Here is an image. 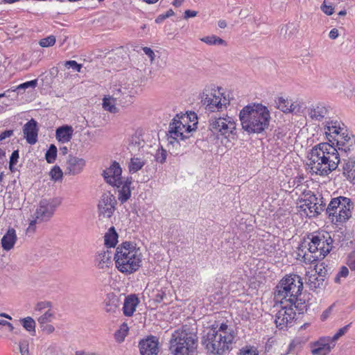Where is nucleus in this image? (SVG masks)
Wrapping results in <instances>:
<instances>
[{
  "mask_svg": "<svg viewBox=\"0 0 355 355\" xmlns=\"http://www.w3.org/2000/svg\"><path fill=\"white\" fill-rule=\"evenodd\" d=\"M20 353L21 355H30L28 349V345L21 343L19 345Z\"/></svg>",
  "mask_w": 355,
  "mask_h": 355,
  "instance_id": "58",
  "label": "nucleus"
},
{
  "mask_svg": "<svg viewBox=\"0 0 355 355\" xmlns=\"http://www.w3.org/2000/svg\"><path fill=\"white\" fill-rule=\"evenodd\" d=\"M65 67L68 69H72L75 71L80 72L82 65L78 64L75 60H69L65 62Z\"/></svg>",
  "mask_w": 355,
  "mask_h": 355,
  "instance_id": "49",
  "label": "nucleus"
},
{
  "mask_svg": "<svg viewBox=\"0 0 355 355\" xmlns=\"http://www.w3.org/2000/svg\"><path fill=\"white\" fill-rule=\"evenodd\" d=\"M51 308V304L47 301L37 302L34 308V314L36 313H43L48 309Z\"/></svg>",
  "mask_w": 355,
  "mask_h": 355,
  "instance_id": "39",
  "label": "nucleus"
},
{
  "mask_svg": "<svg viewBox=\"0 0 355 355\" xmlns=\"http://www.w3.org/2000/svg\"><path fill=\"white\" fill-rule=\"evenodd\" d=\"M143 49V51L144 52V53L148 55L150 60V62H153L155 60V53L153 52V51L149 48V47H143L142 48Z\"/></svg>",
  "mask_w": 355,
  "mask_h": 355,
  "instance_id": "55",
  "label": "nucleus"
},
{
  "mask_svg": "<svg viewBox=\"0 0 355 355\" xmlns=\"http://www.w3.org/2000/svg\"><path fill=\"white\" fill-rule=\"evenodd\" d=\"M347 265L352 270H355V252H352L347 259Z\"/></svg>",
  "mask_w": 355,
  "mask_h": 355,
  "instance_id": "54",
  "label": "nucleus"
},
{
  "mask_svg": "<svg viewBox=\"0 0 355 355\" xmlns=\"http://www.w3.org/2000/svg\"><path fill=\"white\" fill-rule=\"evenodd\" d=\"M23 132L29 144H35L37 141V123L34 119L28 121L23 128Z\"/></svg>",
  "mask_w": 355,
  "mask_h": 355,
  "instance_id": "19",
  "label": "nucleus"
},
{
  "mask_svg": "<svg viewBox=\"0 0 355 355\" xmlns=\"http://www.w3.org/2000/svg\"><path fill=\"white\" fill-rule=\"evenodd\" d=\"M198 347V336L187 327L176 329L169 341L172 355H195Z\"/></svg>",
  "mask_w": 355,
  "mask_h": 355,
  "instance_id": "5",
  "label": "nucleus"
},
{
  "mask_svg": "<svg viewBox=\"0 0 355 355\" xmlns=\"http://www.w3.org/2000/svg\"><path fill=\"white\" fill-rule=\"evenodd\" d=\"M344 161L343 170L344 173L350 174L353 170L355 169V160L352 157H349L348 159L343 158Z\"/></svg>",
  "mask_w": 355,
  "mask_h": 355,
  "instance_id": "38",
  "label": "nucleus"
},
{
  "mask_svg": "<svg viewBox=\"0 0 355 355\" xmlns=\"http://www.w3.org/2000/svg\"><path fill=\"white\" fill-rule=\"evenodd\" d=\"M196 15H197V12L196 11L191 10H187L184 12V18L187 19V18H189V17H196Z\"/></svg>",
  "mask_w": 355,
  "mask_h": 355,
  "instance_id": "62",
  "label": "nucleus"
},
{
  "mask_svg": "<svg viewBox=\"0 0 355 355\" xmlns=\"http://www.w3.org/2000/svg\"><path fill=\"white\" fill-rule=\"evenodd\" d=\"M49 175L52 180L58 181L62 178L63 173L59 166H55L51 170Z\"/></svg>",
  "mask_w": 355,
  "mask_h": 355,
  "instance_id": "41",
  "label": "nucleus"
},
{
  "mask_svg": "<svg viewBox=\"0 0 355 355\" xmlns=\"http://www.w3.org/2000/svg\"><path fill=\"white\" fill-rule=\"evenodd\" d=\"M142 257L139 248L130 241L119 245L114 254L116 268L125 275H130L139 269Z\"/></svg>",
  "mask_w": 355,
  "mask_h": 355,
  "instance_id": "3",
  "label": "nucleus"
},
{
  "mask_svg": "<svg viewBox=\"0 0 355 355\" xmlns=\"http://www.w3.org/2000/svg\"><path fill=\"white\" fill-rule=\"evenodd\" d=\"M116 201L110 192L104 193L98 205V215L102 218H110L114 214Z\"/></svg>",
  "mask_w": 355,
  "mask_h": 355,
  "instance_id": "14",
  "label": "nucleus"
},
{
  "mask_svg": "<svg viewBox=\"0 0 355 355\" xmlns=\"http://www.w3.org/2000/svg\"><path fill=\"white\" fill-rule=\"evenodd\" d=\"M165 296H166L165 291L163 290V288H161L160 290H157L156 293L154 297V300L156 302L159 303L164 300Z\"/></svg>",
  "mask_w": 355,
  "mask_h": 355,
  "instance_id": "51",
  "label": "nucleus"
},
{
  "mask_svg": "<svg viewBox=\"0 0 355 355\" xmlns=\"http://www.w3.org/2000/svg\"><path fill=\"white\" fill-rule=\"evenodd\" d=\"M332 239L328 233L312 236L307 243L304 242L302 247L306 248L303 255L305 263H312L323 259L332 248Z\"/></svg>",
  "mask_w": 355,
  "mask_h": 355,
  "instance_id": "7",
  "label": "nucleus"
},
{
  "mask_svg": "<svg viewBox=\"0 0 355 355\" xmlns=\"http://www.w3.org/2000/svg\"><path fill=\"white\" fill-rule=\"evenodd\" d=\"M19 321H20L21 325L23 326V327L27 331H28L31 335H35L36 323L33 318L28 316V317L20 319Z\"/></svg>",
  "mask_w": 355,
  "mask_h": 355,
  "instance_id": "34",
  "label": "nucleus"
},
{
  "mask_svg": "<svg viewBox=\"0 0 355 355\" xmlns=\"http://www.w3.org/2000/svg\"><path fill=\"white\" fill-rule=\"evenodd\" d=\"M103 176L107 184L117 188L121 187V180L124 179L122 177V168L116 161L103 171Z\"/></svg>",
  "mask_w": 355,
  "mask_h": 355,
  "instance_id": "15",
  "label": "nucleus"
},
{
  "mask_svg": "<svg viewBox=\"0 0 355 355\" xmlns=\"http://www.w3.org/2000/svg\"><path fill=\"white\" fill-rule=\"evenodd\" d=\"M349 274V270L347 267L343 266L340 271L338 272V275H336L335 278V281L336 282H338L340 277H346Z\"/></svg>",
  "mask_w": 355,
  "mask_h": 355,
  "instance_id": "52",
  "label": "nucleus"
},
{
  "mask_svg": "<svg viewBox=\"0 0 355 355\" xmlns=\"http://www.w3.org/2000/svg\"><path fill=\"white\" fill-rule=\"evenodd\" d=\"M55 319V312L51 308L48 309L38 318L37 322L40 324L49 323Z\"/></svg>",
  "mask_w": 355,
  "mask_h": 355,
  "instance_id": "35",
  "label": "nucleus"
},
{
  "mask_svg": "<svg viewBox=\"0 0 355 355\" xmlns=\"http://www.w3.org/2000/svg\"><path fill=\"white\" fill-rule=\"evenodd\" d=\"M194 130L189 124L188 116L176 115L170 123L168 131V148L171 154L178 155L181 153L180 141L190 137Z\"/></svg>",
  "mask_w": 355,
  "mask_h": 355,
  "instance_id": "6",
  "label": "nucleus"
},
{
  "mask_svg": "<svg viewBox=\"0 0 355 355\" xmlns=\"http://www.w3.org/2000/svg\"><path fill=\"white\" fill-rule=\"evenodd\" d=\"M76 355H97L94 353L85 352L83 351H78L76 352Z\"/></svg>",
  "mask_w": 355,
  "mask_h": 355,
  "instance_id": "64",
  "label": "nucleus"
},
{
  "mask_svg": "<svg viewBox=\"0 0 355 355\" xmlns=\"http://www.w3.org/2000/svg\"><path fill=\"white\" fill-rule=\"evenodd\" d=\"M121 89H118L116 92L112 95L105 96L103 99V107L105 110L116 114L119 112L117 107L118 102L120 98Z\"/></svg>",
  "mask_w": 355,
  "mask_h": 355,
  "instance_id": "20",
  "label": "nucleus"
},
{
  "mask_svg": "<svg viewBox=\"0 0 355 355\" xmlns=\"http://www.w3.org/2000/svg\"><path fill=\"white\" fill-rule=\"evenodd\" d=\"M303 288V282L297 275H290L284 277L276 286L275 290V300L283 304H291L295 309L302 311L300 307L304 303L298 302V296L301 295Z\"/></svg>",
  "mask_w": 355,
  "mask_h": 355,
  "instance_id": "4",
  "label": "nucleus"
},
{
  "mask_svg": "<svg viewBox=\"0 0 355 355\" xmlns=\"http://www.w3.org/2000/svg\"><path fill=\"white\" fill-rule=\"evenodd\" d=\"M130 143L132 145H137L139 146L141 144L139 137L137 135H132L130 139Z\"/></svg>",
  "mask_w": 355,
  "mask_h": 355,
  "instance_id": "57",
  "label": "nucleus"
},
{
  "mask_svg": "<svg viewBox=\"0 0 355 355\" xmlns=\"http://www.w3.org/2000/svg\"><path fill=\"white\" fill-rule=\"evenodd\" d=\"M43 355H56L57 349L56 347L54 345L49 346L44 352L42 353Z\"/></svg>",
  "mask_w": 355,
  "mask_h": 355,
  "instance_id": "56",
  "label": "nucleus"
},
{
  "mask_svg": "<svg viewBox=\"0 0 355 355\" xmlns=\"http://www.w3.org/2000/svg\"><path fill=\"white\" fill-rule=\"evenodd\" d=\"M326 201L315 194H306L302 198L297 207L301 214L312 218L318 216L325 209Z\"/></svg>",
  "mask_w": 355,
  "mask_h": 355,
  "instance_id": "12",
  "label": "nucleus"
},
{
  "mask_svg": "<svg viewBox=\"0 0 355 355\" xmlns=\"http://www.w3.org/2000/svg\"><path fill=\"white\" fill-rule=\"evenodd\" d=\"M329 114L328 109L323 105H318L309 108V116L313 120L321 121Z\"/></svg>",
  "mask_w": 355,
  "mask_h": 355,
  "instance_id": "31",
  "label": "nucleus"
},
{
  "mask_svg": "<svg viewBox=\"0 0 355 355\" xmlns=\"http://www.w3.org/2000/svg\"><path fill=\"white\" fill-rule=\"evenodd\" d=\"M349 327V324H347L338 329V331L335 334V335L333 337H330V341L334 342L337 340L340 337L343 336L347 331Z\"/></svg>",
  "mask_w": 355,
  "mask_h": 355,
  "instance_id": "48",
  "label": "nucleus"
},
{
  "mask_svg": "<svg viewBox=\"0 0 355 355\" xmlns=\"http://www.w3.org/2000/svg\"><path fill=\"white\" fill-rule=\"evenodd\" d=\"M167 157V152L165 149L163 148H161L160 149H158L157 150V153L155 154V159L157 162L159 163H164L165 162Z\"/></svg>",
  "mask_w": 355,
  "mask_h": 355,
  "instance_id": "46",
  "label": "nucleus"
},
{
  "mask_svg": "<svg viewBox=\"0 0 355 355\" xmlns=\"http://www.w3.org/2000/svg\"><path fill=\"white\" fill-rule=\"evenodd\" d=\"M119 305V299L113 293H108L104 300V309L107 313H113L117 310Z\"/></svg>",
  "mask_w": 355,
  "mask_h": 355,
  "instance_id": "30",
  "label": "nucleus"
},
{
  "mask_svg": "<svg viewBox=\"0 0 355 355\" xmlns=\"http://www.w3.org/2000/svg\"><path fill=\"white\" fill-rule=\"evenodd\" d=\"M85 166V159L74 156H69L67 162V171L70 175H77L83 171Z\"/></svg>",
  "mask_w": 355,
  "mask_h": 355,
  "instance_id": "24",
  "label": "nucleus"
},
{
  "mask_svg": "<svg viewBox=\"0 0 355 355\" xmlns=\"http://www.w3.org/2000/svg\"><path fill=\"white\" fill-rule=\"evenodd\" d=\"M139 303V300L135 294L129 295L125 297L122 308L123 314L128 317L132 316L136 311Z\"/></svg>",
  "mask_w": 355,
  "mask_h": 355,
  "instance_id": "25",
  "label": "nucleus"
},
{
  "mask_svg": "<svg viewBox=\"0 0 355 355\" xmlns=\"http://www.w3.org/2000/svg\"><path fill=\"white\" fill-rule=\"evenodd\" d=\"M353 206V202L350 198L338 196L332 198L325 209L332 222L343 223L351 217Z\"/></svg>",
  "mask_w": 355,
  "mask_h": 355,
  "instance_id": "10",
  "label": "nucleus"
},
{
  "mask_svg": "<svg viewBox=\"0 0 355 355\" xmlns=\"http://www.w3.org/2000/svg\"><path fill=\"white\" fill-rule=\"evenodd\" d=\"M277 108L284 113H297L300 112V106L297 102H293L291 100L279 97L276 101Z\"/></svg>",
  "mask_w": 355,
  "mask_h": 355,
  "instance_id": "21",
  "label": "nucleus"
},
{
  "mask_svg": "<svg viewBox=\"0 0 355 355\" xmlns=\"http://www.w3.org/2000/svg\"><path fill=\"white\" fill-rule=\"evenodd\" d=\"M243 129L248 133H260L268 127L270 114L268 107L260 103L245 106L239 113Z\"/></svg>",
  "mask_w": 355,
  "mask_h": 355,
  "instance_id": "2",
  "label": "nucleus"
},
{
  "mask_svg": "<svg viewBox=\"0 0 355 355\" xmlns=\"http://www.w3.org/2000/svg\"><path fill=\"white\" fill-rule=\"evenodd\" d=\"M332 309H333V305L329 306L324 311H323V313L321 315V319L322 320H326L329 317V314L331 313V312L332 311Z\"/></svg>",
  "mask_w": 355,
  "mask_h": 355,
  "instance_id": "60",
  "label": "nucleus"
},
{
  "mask_svg": "<svg viewBox=\"0 0 355 355\" xmlns=\"http://www.w3.org/2000/svg\"><path fill=\"white\" fill-rule=\"evenodd\" d=\"M19 157V150H14L11 154L9 162V168L11 172H15L16 171L15 165L18 162Z\"/></svg>",
  "mask_w": 355,
  "mask_h": 355,
  "instance_id": "40",
  "label": "nucleus"
},
{
  "mask_svg": "<svg viewBox=\"0 0 355 355\" xmlns=\"http://www.w3.org/2000/svg\"><path fill=\"white\" fill-rule=\"evenodd\" d=\"M58 204L54 200L42 199L36 209L35 212L31 215L29 219L28 232H34L35 225L47 221L53 216Z\"/></svg>",
  "mask_w": 355,
  "mask_h": 355,
  "instance_id": "11",
  "label": "nucleus"
},
{
  "mask_svg": "<svg viewBox=\"0 0 355 355\" xmlns=\"http://www.w3.org/2000/svg\"><path fill=\"white\" fill-rule=\"evenodd\" d=\"M112 253L109 250H101L97 252L94 262L96 266L99 269L109 268L112 264Z\"/></svg>",
  "mask_w": 355,
  "mask_h": 355,
  "instance_id": "22",
  "label": "nucleus"
},
{
  "mask_svg": "<svg viewBox=\"0 0 355 355\" xmlns=\"http://www.w3.org/2000/svg\"><path fill=\"white\" fill-rule=\"evenodd\" d=\"M208 122L209 130L218 138L230 139L236 135V120L227 114H214Z\"/></svg>",
  "mask_w": 355,
  "mask_h": 355,
  "instance_id": "9",
  "label": "nucleus"
},
{
  "mask_svg": "<svg viewBox=\"0 0 355 355\" xmlns=\"http://www.w3.org/2000/svg\"><path fill=\"white\" fill-rule=\"evenodd\" d=\"M42 331L45 334H50L54 332L55 327L49 323L40 324Z\"/></svg>",
  "mask_w": 355,
  "mask_h": 355,
  "instance_id": "50",
  "label": "nucleus"
},
{
  "mask_svg": "<svg viewBox=\"0 0 355 355\" xmlns=\"http://www.w3.org/2000/svg\"><path fill=\"white\" fill-rule=\"evenodd\" d=\"M305 281L309 288L313 291L324 286V277L318 272L317 268L306 272Z\"/></svg>",
  "mask_w": 355,
  "mask_h": 355,
  "instance_id": "16",
  "label": "nucleus"
},
{
  "mask_svg": "<svg viewBox=\"0 0 355 355\" xmlns=\"http://www.w3.org/2000/svg\"><path fill=\"white\" fill-rule=\"evenodd\" d=\"M337 150L340 152L341 156H348L355 150V140L353 136L348 135L346 138H340L336 142Z\"/></svg>",
  "mask_w": 355,
  "mask_h": 355,
  "instance_id": "18",
  "label": "nucleus"
},
{
  "mask_svg": "<svg viewBox=\"0 0 355 355\" xmlns=\"http://www.w3.org/2000/svg\"><path fill=\"white\" fill-rule=\"evenodd\" d=\"M17 237L16 231L13 228H9L1 239V246L4 250L9 251L13 248Z\"/></svg>",
  "mask_w": 355,
  "mask_h": 355,
  "instance_id": "29",
  "label": "nucleus"
},
{
  "mask_svg": "<svg viewBox=\"0 0 355 355\" xmlns=\"http://www.w3.org/2000/svg\"><path fill=\"white\" fill-rule=\"evenodd\" d=\"M118 234L115 228L114 227H110L104 236L105 246L107 248H114L118 242Z\"/></svg>",
  "mask_w": 355,
  "mask_h": 355,
  "instance_id": "32",
  "label": "nucleus"
},
{
  "mask_svg": "<svg viewBox=\"0 0 355 355\" xmlns=\"http://www.w3.org/2000/svg\"><path fill=\"white\" fill-rule=\"evenodd\" d=\"M132 184V178H126L121 180V187L119 189V200L123 203L126 202L131 196L130 185Z\"/></svg>",
  "mask_w": 355,
  "mask_h": 355,
  "instance_id": "27",
  "label": "nucleus"
},
{
  "mask_svg": "<svg viewBox=\"0 0 355 355\" xmlns=\"http://www.w3.org/2000/svg\"><path fill=\"white\" fill-rule=\"evenodd\" d=\"M294 305L291 304H284L281 309L277 311L275 315V324L279 329H285L293 325L295 317V311L293 309Z\"/></svg>",
  "mask_w": 355,
  "mask_h": 355,
  "instance_id": "13",
  "label": "nucleus"
},
{
  "mask_svg": "<svg viewBox=\"0 0 355 355\" xmlns=\"http://www.w3.org/2000/svg\"><path fill=\"white\" fill-rule=\"evenodd\" d=\"M200 40L208 45L227 46L224 40L214 35L202 37Z\"/></svg>",
  "mask_w": 355,
  "mask_h": 355,
  "instance_id": "36",
  "label": "nucleus"
},
{
  "mask_svg": "<svg viewBox=\"0 0 355 355\" xmlns=\"http://www.w3.org/2000/svg\"><path fill=\"white\" fill-rule=\"evenodd\" d=\"M238 355H259V353L256 347L245 346L240 349Z\"/></svg>",
  "mask_w": 355,
  "mask_h": 355,
  "instance_id": "42",
  "label": "nucleus"
},
{
  "mask_svg": "<svg viewBox=\"0 0 355 355\" xmlns=\"http://www.w3.org/2000/svg\"><path fill=\"white\" fill-rule=\"evenodd\" d=\"M200 98L206 111L214 114L226 110L230 103L223 89L215 85L206 86L200 94Z\"/></svg>",
  "mask_w": 355,
  "mask_h": 355,
  "instance_id": "8",
  "label": "nucleus"
},
{
  "mask_svg": "<svg viewBox=\"0 0 355 355\" xmlns=\"http://www.w3.org/2000/svg\"><path fill=\"white\" fill-rule=\"evenodd\" d=\"M55 43V37L53 35L48 36L45 38L42 39L39 44L42 47H49L54 45Z\"/></svg>",
  "mask_w": 355,
  "mask_h": 355,
  "instance_id": "45",
  "label": "nucleus"
},
{
  "mask_svg": "<svg viewBox=\"0 0 355 355\" xmlns=\"http://www.w3.org/2000/svg\"><path fill=\"white\" fill-rule=\"evenodd\" d=\"M144 164L145 162L143 159L137 157H133L130 159L128 163V170L130 173H135L141 169Z\"/></svg>",
  "mask_w": 355,
  "mask_h": 355,
  "instance_id": "33",
  "label": "nucleus"
},
{
  "mask_svg": "<svg viewBox=\"0 0 355 355\" xmlns=\"http://www.w3.org/2000/svg\"><path fill=\"white\" fill-rule=\"evenodd\" d=\"M141 355H157L158 340L156 337L150 336L139 343Z\"/></svg>",
  "mask_w": 355,
  "mask_h": 355,
  "instance_id": "17",
  "label": "nucleus"
},
{
  "mask_svg": "<svg viewBox=\"0 0 355 355\" xmlns=\"http://www.w3.org/2000/svg\"><path fill=\"white\" fill-rule=\"evenodd\" d=\"M73 134V128L67 125L59 127L56 129L55 137L59 142L65 144L71 141Z\"/></svg>",
  "mask_w": 355,
  "mask_h": 355,
  "instance_id": "28",
  "label": "nucleus"
},
{
  "mask_svg": "<svg viewBox=\"0 0 355 355\" xmlns=\"http://www.w3.org/2000/svg\"><path fill=\"white\" fill-rule=\"evenodd\" d=\"M57 148L54 144H51L45 154V158L48 163L52 164L55 162L57 157Z\"/></svg>",
  "mask_w": 355,
  "mask_h": 355,
  "instance_id": "37",
  "label": "nucleus"
},
{
  "mask_svg": "<svg viewBox=\"0 0 355 355\" xmlns=\"http://www.w3.org/2000/svg\"><path fill=\"white\" fill-rule=\"evenodd\" d=\"M334 134H330L329 136H327V139L330 142L336 141L338 142V140H340V138H346L349 135L348 131L345 132V134L344 135H341L339 131V130H336V132H334Z\"/></svg>",
  "mask_w": 355,
  "mask_h": 355,
  "instance_id": "44",
  "label": "nucleus"
},
{
  "mask_svg": "<svg viewBox=\"0 0 355 355\" xmlns=\"http://www.w3.org/2000/svg\"><path fill=\"white\" fill-rule=\"evenodd\" d=\"M321 10L327 15H331L334 12V8L331 5H327L325 1L321 6Z\"/></svg>",
  "mask_w": 355,
  "mask_h": 355,
  "instance_id": "53",
  "label": "nucleus"
},
{
  "mask_svg": "<svg viewBox=\"0 0 355 355\" xmlns=\"http://www.w3.org/2000/svg\"><path fill=\"white\" fill-rule=\"evenodd\" d=\"M37 85V80L35 79L33 80L27 81L26 83H24L22 84H20L17 87V89H25L27 88H35Z\"/></svg>",
  "mask_w": 355,
  "mask_h": 355,
  "instance_id": "47",
  "label": "nucleus"
},
{
  "mask_svg": "<svg viewBox=\"0 0 355 355\" xmlns=\"http://www.w3.org/2000/svg\"><path fill=\"white\" fill-rule=\"evenodd\" d=\"M338 35V31L336 28L331 29L329 33V37L332 40L336 39Z\"/></svg>",
  "mask_w": 355,
  "mask_h": 355,
  "instance_id": "61",
  "label": "nucleus"
},
{
  "mask_svg": "<svg viewBox=\"0 0 355 355\" xmlns=\"http://www.w3.org/2000/svg\"><path fill=\"white\" fill-rule=\"evenodd\" d=\"M173 15H174L173 10L170 9V10H167L165 14L162 15V18L163 19H166V18H168L169 17L173 16Z\"/></svg>",
  "mask_w": 355,
  "mask_h": 355,
  "instance_id": "63",
  "label": "nucleus"
},
{
  "mask_svg": "<svg viewBox=\"0 0 355 355\" xmlns=\"http://www.w3.org/2000/svg\"><path fill=\"white\" fill-rule=\"evenodd\" d=\"M307 165L312 174L324 176L336 169L340 162L336 147L329 143H320L310 151Z\"/></svg>",
  "mask_w": 355,
  "mask_h": 355,
  "instance_id": "1",
  "label": "nucleus"
},
{
  "mask_svg": "<svg viewBox=\"0 0 355 355\" xmlns=\"http://www.w3.org/2000/svg\"><path fill=\"white\" fill-rule=\"evenodd\" d=\"M128 331V325L126 324H123L118 331L115 334L116 339L119 341H123L127 335Z\"/></svg>",
  "mask_w": 355,
  "mask_h": 355,
  "instance_id": "43",
  "label": "nucleus"
},
{
  "mask_svg": "<svg viewBox=\"0 0 355 355\" xmlns=\"http://www.w3.org/2000/svg\"><path fill=\"white\" fill-rule=\"evenodd\" d=\"M12 134H13V130H6V131L3 132L0 135V141H3L6 138L11 137L12 135Z\"/></svg>",
  "mask_w": 355,
  "mask_h": 355,
  "instance_id": "59",
  "label": "nucleus"
},
{
  "mask_svg": "<svg viewBox=\"0 0 355 355\" xmlns=\"http://www.w3.org/2000/svg\"><path fill=\"white\" fill-rule=\"evenodd\" d=\"M336 130H339L340 132H341L340 134L343 135L345 134V132H347L346 125L340 121L329 119L325 121L324 131L327 137L330 134H334V132H336Z\"/></svg>",
  "mask_w": 355,
  "mask_h": 355,
  "instance_id": "26",
  "label": "nucleus"
},
{
  "mask_svg": "<svg viewBox=\"0 0 355 355\" xmlns=\"http://www.w3.org/2000/svg\"><path fill=\"white\" fill-rule=\"evenodd\" d=\"M330 337L320 338L311 345L313 355H327L331 349L330 346Z\"/></svg>",
  "mask_w": 355,
  "mask_h": 355,
  "instance_id": "23",
  "label": "nucleus"
}]
</instances>
